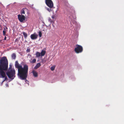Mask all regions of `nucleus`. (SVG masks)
<instances>
[{
    "instance_id": "obj_25",
    "label": "nucleus",
    "mask_w": 124,
    "mask_h": 124,
    "mask_svg": "<svg viewBox=\"0 0 124 124\" xmlns=\"http://www.w3.org/2000/svg\"><path fill=\"white\" fill-rule=\"evenodd\" d=\"M18 41V39H16L15 40V42H16Z\"/></svg>"
},
{
    "instance_id": "obj_17",
    "label": "nucleus",
    "mask_w": 124,
    "mask_h": 124,
    "mask_svg": "<svg viewBox=\"0 0 124 124\" xmlns=\"http://www.w3.org/2000/svg\"><path fill=\"white\" fill-rule=\"evenodd\" d=\"M51 8H46V9L49 12H50L51 11Z\"/></svg>"
},
{
    "instance_id": "obj_26",
    "label": "nucleus",
    "mask_w": 124,
    "mask_h": 124,
    "mask_svg": "<svg viewBox=\"0 0 124 124\" xmlns=\"http://www.w3.org/2000/svg\"><path fill=\"white\" fill-rule=\"evenodd\" d=\"M6 37H5V38H4V40H6Z\"/></svg>"
},
{
    "instance_id": "obj_27",
    "label": "nucleus",
    "mask_w": 124,
    "mask_h": 124,
    "mask_svg": "<svg viewBox=\"0 0 124 124\" xmlns=\"http://www.w3.org/2000/svg\"><path fill=\"white\" fill-rule=\"evenodd\" d=\"M6 85H8L7 84Z\"/></svg>"
},
{
    "instance_id": "obj_2",
    "label": "nucleus",
    "mask_w": 124,
    "mask_h": 124,
    "mask_svg": "<svg viewBox=\"0 0 124 124\" xmlns=\"http://www.w3.org/2000/svg\"><path fill=\"white\" fill-rule=\"evenodd\" d=\"M8 67V62L6 57H2L0 60V78L5 77L6 74L4 70H7Z\"/></svg>"
},
{
    "instance_id": "obj_18",
    "label": "nucleus",
    "mask_w": 124,
    "mask_h": 124,
    "mask_svg": "<svg viewBox=\"0 0 124 124\" xmlns=\"http://www.w3.org/2000/svg\"><path fill=\"white\" fill-rule=\"evenodd\" d=\"M39 35L40 37H41L42 36V34L41 31H39Z\"/></svg>"
},
{
    "instance_id": "obj_8",
    "label": "nucleus",
    "mask_w": 124,
    "mask_h": 124,
    "mask_svg": "<svg viewBox=\"0 0 124 124\" xmlns=\"http://www.w3.org/2000/svg\"><path fill=\"white\" fill-rule=\"evenodd\" d=\"M26 12L28 14V10L27 8H23L21 10V13L22 15H24Z\"/></svg>"
},
{
    "instance_id": "obj_10",
    "label": "nucleus",
    "mask_w": 124,
    "mask_h": 124,
    "mask_svg": "<svg viewBox=\"0 0 124 124\" xmlns=\"http://www.w3.org/2000/svg\"><path fill=\"white\" fill-rule=\"evenodd\" d=\"M46 53V52L45 51L43 50H42L40 53L41 56H44L45 54Z\"/></svg>"
},
{
    "instance_id": "obj_22",
    "label": "nucleus",
    "mask_w": 124,
    "mask_h": 124,
    "mask_svg": "<svg viewBox=\"0 0 124 124\" xmlns=\"http://www.w3.org/2000/svg\"><path fill=\"white\" fill-rule=\"evenodd\" d=\"M55 17V16L54 15H53L51 16V18H52V19H54V18Z\"/></svg>"
},
{
    "instance_id": "obj_13",
    "label": "nucleus",
    "mask_w": 124,
    "mask_h": 124,
    "mask_svg": "<svg viewBox=\"0 0 124 124\" xmlns=\"http://www.w3.org/2000/svg\"><path fill=\"white\" fill-rule=\"evenodd\" d=\"M36 57H39L41 56L40 53L39 52H37L36 54Z\"/></svg>"
},
{
    "instance_id": "obj_12",
    "label": "nucleus",
    "mask_w": 124,
    "mask_h": 124,
    "mask_svg": "<svg viewBox=\"0 0 124 124\" xmlns=\"http://www.w3.org/2000/svg\"><path fill=\"white\" fill-rule=\"evenodd\" d=\"M48 22L51 23H54V19H51L50 17L48 18Z\"/></svg>"
},
{
    "instance_id": "obj_15",
    "label": "nucleus",
    "mask_w": 124,
    "mask_h": 124,
    "mask_svg": "<svg viewBox=\"0 0 124 124\" xmlns=\"http://www.w3.org/2000/svg\"><path fill=\"white\" fill-rule=\"evenodd\" d=\"M12 57L13 59H15L16 57V54L14 53L12 55Z\"/></svg>"
},
{
    "instance_id": "obj_20",
    "label": "nucleus",
    "mask_w": 124,
    "mask_h": 124,
    "mask_svg": "<svg viewBox=\"0 0 124 124\" xmlns=\"http://www.w3.org/2000/svg\"><path fill=\"white\" fill-rule=\"evenodd\" d=\"M3 34L4 36H5L6 35V32L5 31V29H4V30H3Z\"/></svg>"
},
{
    "instance_id": "obj_4",
    "label": "nucleus",
    "mask_w": 124,
    "mask_h": 124,
    "mask_svg": "<svg viewBox=\"0 0 124 124\" xmlns=\"http://www.w3.org/2000/svg\"><path fill=\"white\" fill-rule=\"evenodd\" d=\"M76 47L75 48L74 50L77 53H79L82 52L83 51L82 47L80 45L77 44L76 45Z\"/></svg>"
},
{
    "instance_id": "obj_19",
    "label": "nucleus",
    "mask_w": 124,
    "mask_h": 124,
    "mask_svg": "<svg viewBox=\"0 0 124 124\" xmlns=\"http://www.w3.org/2000/svg\"><path fill=\"white\" fill-rule=\"evenodd\" d=\"M55 69V67L54 66H52L51 68V69L52 71L54 70Z\"/></svg>"
},
{
    "instance_id": "obj_3",
    "label": "nucleus",
    "mask_w": 124,
    "mask_h": 124,
    "mask_svg": "<svg viewBox=\"0 0 124 124\" xmlns=\"http://www.w3.org/2000/svg\"><path fill=\"white\" fill-rule=\"evenodd\" d=\"M15 70L14 69L9 70L6 72V74L8 77L12 79H13L15 77Z\"/></svg>"
},
{
    "instance_id": "obj_24",
    "label": "nucleus",
    "mask_w": 124,
    "mask_h": 124,
    "mask_svg": "<svg viewBox=\"0 0 124 124\" xmlns=\"http://www.w3.org/2000/svg\"><path fill=\"white\" fill-rule=\"evenodd\" d=\"M28 56H30V57H31V55L29 54H28L27 55Z\"/></svg>"
},
{
    "instance_id": "obj_6",
    "label": "nucleus",
    "mask_w": 124,
    "mask_h": 124,
    "mask_svg": "<svg viewBox=\"0 0 124 124\" xmlns=\"http://www.w3.org/2000/svg\"><path fill=\"white\" fill-rule=\"evenodd\" d=\"M18 18L19 21L21 22H23L25 20V17L24 15H19L18 16Z\"/></svg>"
},
{
    "instance_id": "obj_16",
    "label": "nucleus",
    "mask_w": 124,
    "mask_h": 124,
    "mask_svg": "<svg viewBox=\"0 0 124 124\" xmlns=\"http://www.w3.org/2000/svg\"><path fill=\"white\" fill-rule=\"evenodd\" d=\"M23 35H24V38L25 39L26 38L27 36V34L24 32H23Z\"/></svg>"
},
{
    "instance_id": "obj_1",
    "label": "nucleus",
    "mask_w": 124,
    "mask_h": 124,
    "mask_svg": "<svg viewBox=\"0 0 124 124\" xmlns=\"http://www.w3.org/2000/svg\"><path fill=\"white\" fill-rule=\"evenodd\" d=\"M15 66L16 68L18 69V73L17 75L22 80H26L27 77V74L28 70V66L24 64L23 66V67L19 64L17 61L15 62Z\"/></svg>"
},
{
    "instance_id": "obj_23",
    "label": "nucleus",
    "mask_w": 124,
    "mask_h": 124,
    "mask_svg": "<svg viewBox=\"0 0 124 124\" xmlns=\"http://www.w3.org/2000/svg\"><path fill=\"white\" fill-rule=\"evenodd\" d=\"M4 78H5V79H4V80L3 81H4L5 80H6V79H7V77L6 76V75L5 76V77H4Z\"/></svg>"
},
{
    "instance_id": "obj_7",
    "label": "nucleus",
    "mask_w": 124,
    "mask_h": 124,
    "mask_svg": "<svg viewBox=\"0 0 124 124\" xmlns=\"http://www.w3.org/2000/svg\"><path fill=\"white\" fill-rule=\"evenodd\" d=\"M38 35L36 33H34L33 34H31L30 36V38L32 40H35L37 38Z\"/></svg>"
},
{
    "instance_id": "obj_11",
    "label": "nucleus",
    "mask_w": 124,
    "mask_h": 124,
    "mask_svg": "<svg viewBox=\"0 0 124 124\" xmlns=\"http://www.w3.org/2000/svg\"><path fill=\"white\" fill-rule=\"evenodd\" d=\"M41 64L40 63H37L36 65L34 67V69H37L40 66Z\"/></svg>"
},
{
    "instance_id": "obj_21",
    "label": "nucleus",
    "mask_w": 124,
    "mask_h": 124,
    "mask_svg": "<svg viewBox=\"0 0 124 124\" xmlns=\"http://www.w3.org/2000/svg\"><path fill=\"white\" fill-rule=\"evenodd\" d=\"M30 51V49L29 48H27L26 50V52H29Z\"/></svg>"
},
{
    "instance_id": "obj_9",
    "label": "nucleus",
    "mask_w": 124,
    "mask_h": 124,
    "mask_svg": "<svg viewBox=\"0 0 124 124\" xmlns=\"http://www.w3.org/2000/svg\"><path fill=\"white\" fill-rule=\"evenodd\" d=\"M32 73L33 76L35 77H37L38 76V73L34 70H33Z\"/></svg>"
},
{
    "instance_id": "obj_14",
    "label": "nucleus",
    "mask_w": 124,
    "mask_h": 124,
    "mask_svg": "<svg viewBox=\"0 0 124 124\" xmlns=\"http://www.w3.org/2000/svg\"><path fill=\"white\" fill-rule=\"evenodd\" d=\"M36 59H33L32 61H30V63H33L36 62Z\"/></svg>"
},
{
    "instance_id": "obj_5",
    "label": "nucleus",
    "mask_w": 124,
    "mask_h": 124,
    "mask_svg": "<svg viewBox=\"0 0 124 124\" xmlns=\"http://www.w3.org/2000/svg\"><path fill=\"white\" fill-rule=\"evenodd\" d=\"M45 2L46 5L50 8L54 7V3L52 0H45Z\"/></svg>"
}]
</instances>
